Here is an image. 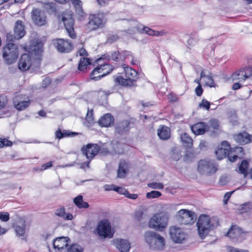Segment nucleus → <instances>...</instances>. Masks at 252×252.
Segmentation results:
<instances>
[{
    "label": "nucleus",
    "instance_id": "1",
    "mask_svg": "<svg viewBox=\"0 0 252 252\" xmlns=\"http://www.w3.org/2000/svg\"><path fill=\"white\" fill-rule=\"evenodd\" d=\"M145 240L153 250H162L165 246L164 239L158 233L149 231L145 232Z\"/></svg>",
    "mask_w": 252,
    "mask_h": 252
},
{
    "label": "nucleus",
    "instance_id": "2",
    "mask_svg": "<svg viewBox=\"0 0 252 252\" xmlns=\"http://www.w3.org/2000/svg\"><path fill=\"white\" fill-rule=\"evenodd\" d=\"M126 78L119 76L116 81L123 86L131 87L134 85L137 78V72L131 67L123 65Z\"/></svg>",
    "mask_w": 252,
    "mask_h": 252
},
{
    "label": "nucleus",
    "instance_id": "3",
    "mask_svg": "<svg viewBox=\"0 0 252 252\" xmlns=\"http://www.w3.org/2000/svg\"><path fill=\"white\" fill-rule=\"evenodd\" d=\"M196 225L198 235L201 239L204 238L214 227L210 217L205 215H201L199 217Z\"/></svg>",
    "mask_w": 252,
    "mask_h": 252
},
{
    "label": "nucleus",
    "instance_id": "4",
    "mask_svg": "<svg viewBox=\"0 0 252 252\" xmlns=\"http://www.w3.org/2000/svg\"><path fill=\"white\" fill-rule=\"evenodd\" d=\"M59 18L63 22L69 36L72 39H75L77 35L74 29V20L73 18V12L70 10H65L59 16Z\"/></svg>",
    "mask_w": 252,
    "mask_h": 252
},
{
    "label": "nucleus",
    "instance_id": "5",
    "mask_svg": "<svg viewBox=\"0 0 252 252\" xmlns=\"http://www.w3.org/2000/svg\"><path fill=\"white\" fill-rule=\"evenodd\" d=\"M17 46L13 43H7L2 49V57L8 64H11L16 62L18 57Z\"/></svg>",
    "mask_w": 252,
    "mask_h": 252
},
{
    "label": "nucleus",
    "instance_id": "6",
    "mask_svg": "<svg viewBox=\"0 0 252 252\" xmlns=\"http://www.w3.org/2000/svg\"><path fill=\"white\" fill-rule=\"evenodd\" d=\"M28 52L33 58L35 56V62L37 63L36 67H39L41 60V56L43 51V43L39 39L34 38L31 40L28 48Z\"/></svg>",
    "mask_w": 252,
    "mask_h": 252
},
{
    "label": "nucleus",
    "instance_id": "7",
    "mask_svg": "<svg viewBox=\"0 0 252 252\" xmlns=\"http://www.w3.org/2000/svg\"><path fill=\"white\" fill-rule=\"evenodd\" d=\"M168 220L166 215L157 214L150 219L149 226L156 230L163 231L167 226Z\"/></svg>",
    "mask_w": 252,
    "mask_h": 252
},
{
    "label": "nucleus",
    "instance_id": "8",
    "mask_svg": "<svg viewBox=\"0 0 252 252\" xmlns=\"http://www.w3.org/2000/svg\"><path fill=\"white\" fill-rule=\"evenodd\" d=\"M96 230L97 234L101 238H111L114 235V232L112 231L110 222L107 219L100 220L97 226Z\"/></svg>",
    "mask_w": 252,
    "mask_h": 252
},
{
    "label": "nucleus",
    "instance_id": "9",
    "mask_svg": "<svg viewBox=\"0 0 252 252\" xmlns=\"http://www.w3.org/2000/svg\"><path fill=\"white\" fill-rule=\"evenodd\" d=\"M197 170L202 175H210L214 174L217 169L212 161L200 160L198 162Z\"/></svg>",
    "mask_w": 252,
    "mask_h": 252
},
{
    "label": "nucleus",
    "instance_id": "10",
    "mask_svg": "<svg viewBox=\"0 0 252 252\" xmlns=\"http://www.w3.org/2000/svg\"><path fill=\"white\" fill-rule=\"evenodd\" d=\"M112 70L109 64L104 63L95 67L91 73L90 77L92 79L97 81L110 73Z\"/></svg>",
    "mask_w": 252,
    "mask_h": 252
},
{
    "label": "nucleus",
    "instance_id": "11",
    "mask_svg": "<svg viewBox=\"0 0 252 252\" xmlns=\"http://www.w3.org/2000/svg\"><path fill=\"white\" fill-rule=\"evenodd\" d=\"M178 221L182 224L188 225L193 223L196 218L194 213L186 209H181L177 213Z\"/></svg>",
    "mask_w": 252,
    "mask_h": 252
},
{
    "label": "nucleus",
    "instance_id": "12",
    "mask_svg": "<svg viewBox=\"0 0 252 252\" xmlns=\"http://www.w3.org/2000/svg\"><path fill=\"white\" fill-rule=\"evenodd\" d=\"M32 57L28 54H23L18 63V68L21 71H24L30 69V68L33 66L36 67L37 63L35 62V59L32 61ZM38 67H37V68Z\"/></svg>",
    "mask_w": 252,
    "mask_h": 252
},
{
    "label": "nucleus",
    "instance_id": "13",
    "mask_svg": "<svg viewBox=\"0 0 252 252\" xmlns=\"http://www.w3.org/2000/svg\"><path fill=\"white\" fill-rule=\"evenodd\" d=\"M169 234L172 240L178 244L182 243L187 237V234L182 229L176 226L170 227Z\"/></svg>",
    "mask_w": 252,
    "mask_h": 252
},
{
    "label": "nucleus",
    "instance_id": "14",
    "mask_svg": "<svg viewBox=\"0 0 252 252\" xmlns=\"http://www.w3.org/2000/svg\"><path fill=\"white\" fill-rule=\"evenodd\" d=\"M103 26V19L98 15H91L89 21L85 26V31L87 32L96 30Z\"/></svg>",
    "mask_w": 252,
    "mask_h": 252
},
{
    "label": "nucleus",
    "instance_id": "15",
    "mask_svg": "<svg viewBox=\"0 0 252 252\" xmlns=\"http://www.w3.org/2000/svg\"><path fill=\"white\" fill-rule=\"evenodd\" d=\"M54 45L57 50L62 53H69L73 49L72 43L68 39H57L54 43Z\"/></svg>",
    "mask_w": 252,
    "mask_h": 252
},
{
    "label": "nucleus",
    "instance_id": "16",
    "mask_svg": "<svg viewBox=\"0 0 252 252\" xmlns=\"http://www.w3.org/2000/svg\"><path fill=\"white\" fill-rule=\"evenodd\" d=\"M33 22L38 26H42L46 23V16L43 11L39 8H34L31 13Z\"/></svg>",
    "mask_w": 252,
    "mask_h": 252
},
{
    "label": "nucleus",
    "instance_id": "17",
    "mask_svg": "<svg viewBox=\"0 0 252 252\" xmlns=\"http://www.w3.org/2000/svg\"><path fill=\"white\" fill-rule=\"evenodd\" d=\"M81 150L87 158L91 160L100 150V147L96 144H88L86 147L84 146Z\"/></svg>",
    "mask_w": 252,
    "mask_h": 252
},
{
    "label": "nucleus",
    "instance_id": "18",
    "mask_svg": "<svg viewBox=\"0 0 252 252\" xmlns=\"http://www.w3.org/2000/svg\"><path fill=\"white\" fill-rule=\"evenodd\" d=\"M13 103L15 108L19 111H22L27 108L31 103L30 100H26V96L18 94L13 98Z\"/></svg>",
    "mask_w": 252,
    "mask_h": 252
},
{
    "label": "nucleus",
    "instance_id": "19",
    "mask_svg": "<svg viewBox=\"0 0 252 252\" xmlns=\"http://www.w3.org/2000/svg\"><path fill=\"white\" fill-rule=\"evenodd\" d=\"M69 239L66 237H60L55 239L53 242L54 249L60 252H65L68 246Z\"/></svg>",
    "mask_w": 252,
    "mask_h": 252
},
{
    "label": "nucleus",
    "instance_id": "20",
    "mask_svg": "<svg viewBox=\"0 0 252 252\" xmlns=\"http://www.w3.org/2000/svg\"><path fill=\"white\" fill-rule=\"evenodd\" d=\"M243 235L241 228L236 225L232 226L227 232L228 236L235 242H241L243 240Z\"/></svg>",
    "mask_w": 252,
    "mask_h": 252
},
{
    "label": "nucleus",
    "instance_id": "21",
    "mask_svg": "<svg viewBox=\"0 0 252 252\" xmlns=\"http://www.w3.org/2000/svg\"><path fill=\"white\" fill-rule=\"evenodd\" d=\"M130 122L128 120H123L116 123L115 126V133L120 135L126 134L129 132Z\"/></svg>",
    "mask_w": 252,
    "mask_h": 252
},
{
    "label": "nucleus",
    "instance_id": "22",
    "mask_svg": "<svg viewBox=\"0 0 252 252\" xmlns=\"http://www.w3.org/2000/svg\"><path fill=\"white\" fill-rule=\"evenodd\" d=\"M235 141L241 145H245L252 141V135L247 132H240L233 135Z\"/></svg>",
    "mask_w": 252,
    "mask_h": 252
},
{
    "label": "nucleus",
    "instance_id": "23",
    "mask_svg": "<svg viewBox=\"0 0 252 252\" xmlns=\"http://www.w3.org/2000/svg\"><path fill=\"white\" fill-rule=\"evenodd\" d=\"M130 168L129 163L124 159L120 161L119 167L117 170V177L124 178L128 173Z\"/></svg>",
    "mask_w": 252,
    "mask_h": 252
},
{
    "label": "nucleus",
    "instance_id": "24",
    "mask_svg": "<svg viewBox=\"0 0 252 252\" xmlns=\"http://www.w3.org/2000/svg\"><path fill=\"white\" fill-rule=\"evenodd\" d=\"M14 32V37L16 39H20L25 35L26 32L22 21L18 20L16 21L15 24Z\"/></svg>",
    "mask_w": 252,
    "mask_h": 252
},
{
    "label": "nucleus",
    "instance_id": "25",
    "mask_svg": "<svg viewBox=\"0 0 252 252\" xmlns=\"http://www.w3.org/2000/svg\"><path fill=\"white\" fill-rule=\"evenodd\" d=\"M116 248L121 252H129L131 248L130 243L127 240L117 239L115 240Z\"/></svg>",
    "mask_w": 252,
    "mask_h": 252
},
{
    "label": "nucleus",
    "instance_id": "26",
    "mask_svg": "<svg viewBox=\"0 0 252 252\" xmlns=\"http://www.w3.org/2000/svg\"><path fill=\"white\" fill-rule=\"evenodd\" d=\"M98 123L101 127H109L114 125V118L111 114H106L99 119Z\"/></svg>",
    "mask_w": 252,
    "mask_h": 252
},
{
    "label": "nucleus",
    "instance_id": "27",
    "mask_svg": "<svg viewBox=\"0 0 252 252\" xmlns=\"http://www.w3.org/2000/svg\"><path fill=\"white\" fill-rule=\"evenodd\" d=\"M191 129L195 135L203 134L209 131V126L205 123L200 122L192 126Z\"/></svg>",
    "mask_w": 252,
    "mask_h": 252
},
{
    "label": "nucleus",
    "instance_id": "28",
    "mask_svg": "<svg viewBox=\"0 0 252 252\" xmlns=\"http://www.w3.org/2000/svg\"><path fill=\"white\" fill-rule=\"evenodd\" d=\"M159 138L163 140H167L170 138L171 129L165 126H160L157 130Z\"/></svg>",
    "mask_w": 252,
    "mask_h": 252
},
{
    "label": "nucleus",
    "instance_id": "29",
    "mask_svg": "<svg viewBox=\"0 0 252 252\" xmlns=\"http://www.w3.org/2000/svg\"><path fill=\"white\" fill-rule=\"evenodd\" d=\"M17 236H24L25 233L26 222L21 220L13 226Z\"/></svg>",
    "mask_w": 252,
    "mask_h": 252
},
{
    "label": "nucleus",
    "instance_id": "30",
    "mask_svg": "<svg viewBox=\"0 0 252 252\" xmlns=\"http://www.w3.org/2000/svg\"><path fill=\"white\" fill-rule=\"evenodd\" d=\"M55 215L65 220H72L73 219V216L71 214L65 213L63 207L57 209L55 211Z\"/></svg>",
    "mask_w": 252,
    "mask_h": 252
},
{
    "label": "nucleus",
    "instance_id": "31",
    "mask_svg": "<svg viewBox=\"0 0 252 252\" xmlns=\"http://www.w3.org/2000/svg\"><path fill=\"white\" fill-rule=\"evenodd\" d=\"M71 2L73 4L76 12L78 13L80 17H83L84 13L82 9V2L80 0H68V2Z\"/></svg>",
    "mask_w": 252,
    "mask_h": 252
},
{
    "label": "nucleus",
    "instance_id": "32",
    "mask_svg": "<svg viewBox=\"0 0 252 252\" xmlns=\"http://www.w3.org/2000/svg\"><path fill=\"white\" fill-rule=\"evenodd\" d=\"M245 75H246V73L241 69L234 72L230 78L232 81H238L239 82H241L246 80Z\"/></svg>",
    "mask_w": 252,
    "mask_h": 252
},
{
    "label": "nucleus",
    "instance_id": "33",
    "mask_svg": "<svg viewBox=\"0 0 252 252\" xmlns=\"http://www.w3.org/2000/svg\"><path fill=\"white\" fill-rule=\"evenodd\" d=\"M43 7L49 14H55L57 13L56 5L54 2L44 3Z\"/></svg>",
    "mask_w": 252,
    "mask_h": 252
},
{
    "label": "nucleus",
    "instance_id": "34",
    "mask_svg": "<svg viewBox=\"0 0 252 252\" xmlns=\"http://www.w3.org/2000/svg\"><path fill=\"white\" fill-rule=\"evenodd\" d=\"M74 204L79 208H88L89 207V204L87 202L83 201V196L81 195H78L73 200Z\"/></svg>",
    "mask_w": 252,
    "mask_h": 252
},
{
    "label": "nucleus",
    "instance_id": "35",
    "mask_svg": "<svg viewBox=\"0 0 252 252\" xmlns=\"http://www.w3.org/2000/svg\"><path fill=\"white\" fill-rule=\"evenodd\" d=\"M181 138L184 145L188 148H190L193 144V140L187 133H184L181 135Z\"/></svg>",
    "mask_w": 252,
    "mask_h": 252
},
{
    "label": "nucleus",
    "instance_id": "36",
    "mask_svg": "<svg viewBox=\"0 0 252 252\" xmlns=\"http://www.w3.org/2000/svg\"><path fill=\"white\" fill-rule=\"evenodd\" d=\"M91 64V60L90 59L82 58L79 61L78 69L80 71H84V70L87 69V65Z\"/></svg>",
    "mask_w": 252,
    "mask_h": 252
},
{
    "label": "nucleus",
    "instance_id": "37",
    "mask_svg": "<svg viewBox=\"0 0 252 252\" xmlns=\"http://www.w3.org/2000/svg\"><path fill=\"white\" fill-rule=\"evenodd\" d=\"M210 126H209V130L212 131L214 132H217L220 129V124L218 120L215 119H212L210 120Z\"/></svg>",
    "mask_w": 252,
    "mask_h": 252
},
{
    "label": "nucleus",
    "instance_id": "38",
    "mask_svg": "<svg viewBox=\"0 0 252 252\" xmlns=\"http://www.w3.org/2000/svg\"><path fill=\"white\" fill-rule=\"evenodd\" d=\"M249 163L247 160H243L239 166V173L244 175L246 177L247 175V169L249 167Z\"/></svg>",
    "mask_w": 252,
    "mask_h": 252
},
{
    "label": "nucleus",
    "instance_id": "39",
    "mask_svg": "<svg viewBox=\"0 0 252 252\" xmlns=\"http://www.w3.org/2000/svg\"><path fill=\"white\" fill-rule=\"evenodd\" d=\"M229 152H228L227 149H222V148L219 147L217 150L216 151L215 153L218 159L220 160L224 158H225L227 155L229 154Z\"/></svg>",
    "mask_w": 252,
    "mask_h": 252
},
{
    "label": "nucleus",
    "instance_id": "40",
    "mask_svg": "<svg viewBox=\"0 0 252 252\" xmlns=\"http://www.w3.org/2000/svg\"><path fill=\"white\" fill-rule=\"evenodd\" d=\"M137 30L140 32H144L150 35H158V32H156L152 29H150L148 27H142V28L140 27H137Z\"/></svg>",
    "mask_w": 252,
    "mask_h": 252
},
{
    "label": "nucleus",
    "instance_id": "41",
    "mask_svg": "<svg viewBox=\"0 0 252 252\" xmlns=\"http://www.w3.org/2000/svg\"><path fill=\"white\" fill-rule=\"evenodd\" d=\"M83 248L78 244H73L67 247L65 252H83Z\"/></svg>",
    "mask_w": 252,
    "mask_h": 252
},
{
    "label": "nucleus",
    "instance_id": "42",
    "mask_svg": "<svg viewBox=\"0 0 252 252\" xmlns=\"http://www.w3.org/2000/svg\"><path fill=\"white\" fill-rule=\"evenodd\" d=\"M172 158L176 161H178L182 157L181 150L178 147H174L172 150Z\"/></svg>",
    "mask_w": 252,
    "mask_h": 252
},
{
    "label": "nucleus",
    "instance_id": "43",
    "mask_svg": "<svg viewBox=\"0 0 252 252\" xmlns=\"http://www.w3.org/2000/svg\"><path fill=\"white\" fill-rule=\"evenodd\" d=\"M228 119L229 120V121L233 125H237L238 124L236 111L231 110L228 112Z\"/></svg>",
    "mask_w": 252,
    "mask_h": 252
},
{
    "label": "nucleus",
    "instance_id": "44",
    "mask_svg": "<svg viewBox=\"0 0 252 252\" xmlns=\"http://www.w3.org/2000/svg\"><path fill=\"white\" fill-rule=\"evenodd\" d=\"M242 213H249L252 210V203L251 202H245L241 205Z\"/></svg>",
    "mask_w": 252,
    "mask_h": 252
},
{
    "label": "nucleus",
    "instance_id": "45",
    "mask_svg": "<svg viewBox=\"0 0 252 252\" xmlns=\"http://www.w3.org/2000/svg\"><path fill=\"white\" fill-rule=\"evenodd\" d=\"M161 195V193L160 192L156 190H153L147 193L146 197L148 199L156 198L160 197Z\"/></svg>",
    "mask_w": 252,
    "mask_h": 252
},
{
    "label": "nucleus",
    "instance_id": "46",
    "mask_svg": "<svg viewBox=\"0 0 252 252\" xmlns=\"http://www.w3.org/2000/svg\"><path fill=\"white\" fill-rule=\"evenodd\" d=\"M148 187L153 189H162L164 188V186L162 183L152 182L148 184Z\"/></svg>",
    "mask_w": 252,
    "mask_h": 252
},
{
    "label": "nucleus",
    "instance_id": "47",
    "mask_svg": "<svg viewBox=\"0 0 252 252\" xmlns=\"http://www.w3.org/2000/svg\"><path fill=\"white\" fill-rule=\"evenodd\" d=\"M132 54L131 52L127 51H124L120 53V59L122 61L126 60H129L130 57H132Z\"/></svg>",
    "mask_w": 252,
    "mask_h": 252
},
{
    "label": "nucleus",
    "instance_id": "48",
    "mask_svg": "<svg viewBox=\"0 0 252 252\" xmlns=\"http://www.w3.org/2000/svg\"><path fill=\"white\" fill-rule=\"evenodd\" d=\"M12 142L6 138H0V148L4 147L11 146Z\"/></svg>",
    "mask_w": 252,
    "mask_h": 252
},
{
    "label": "nucleus",
    "instance_id": "49",
    "mask_svg": "<svg viewBox=\"0 0 252 252\" xmlns=\"http://www.w3.org/2000/svg\"><path fill=\"white\" fill-rule=\"evenodd\" d=\"M231 151H233V153L238 156H243L244 155V151L243 148L241 147H236L231 149Z\"/></svg>",
    "mask_w": 252,
    "mask_h": 252
},
{
    "label": "nucleus",
    "instance_id": "50",
    "mask_svg": "<svg viewBox=\"0 0 252 252\" xmlns=\"http://www.w3.org/2000/svg\"><path fill=\"white\" fill-rule=\"evenodd\" d=\"M251 61L252 63V65H249V66L246 67L244 69H241L243 70V72H244L245 73H246V75H245L246 79L248 78L251 75H252V60H251Z\"/></svg>",
    "mask_w": 252,
    "mask_h": 252
},
{
    "label": "nucleus",
    "instance_id": "51",
    "mask_svg": "<svg viewBox=\"0 0 252 252\" xmlns=\"http://www.w3.org/2000/svg\"><path fill=\"white\" fill-rule=\"evenodd\" d=\"M199 107L208 110L210 108V103L207 100L203 99L199 104Z\"/></svg>",
    "mask_w": 252,
    "mask_h": 252
},
{
    "label": "nucleus",
    "instance_id": "52",
    "mask_svg": "<svg viewBox=\"0 0 252 252\" xmlns=\"http://www.w3.org/2000/svg\"><path fill=\"white\" fill-rule=\"evenodd\" d=\"M227 157L229 160L231 162L236 161L239 157L238 155L234 154L233 151H231L229 152V154L227 155Z\"/></svg>",
    "mask_w": 252,
    "mask_h": 252
},
{
    "label": "nucleus",
    "instance_id": "53",
    "mask_svg": "<svg viewBox=\"0 0 252 252\" xmlns=\"http://www.w3.org/2000/svg\"><path fill=\"white\" fill-rule=\"evenodd\" d=\"M0 220L2 221H7L9 220V214L7 212H0Z\"/></svg>",
    "mask_w": 252,
    "mask_h": 252
},
{
    "label": "nucleus",
    "instance_id": "54",
    "mask_svg": "<svg viewBox=\"0 0 252 252\" xmlns=\"http://www.w3.org/2000/svg\"><path fill=\"white\" fill-rule=\"evenodd\" d=\"M111 59L114 61L119 62L121 60L120 59V54L119 51H115L112 53Z\"/></svg>",
    "mask_w": 252,
    "mask_h": 252
},
{
    "label": "nucleus",
    "instance_id": "55",
    "mask_svg": "<svg viewBox=\"0 0 252 252\" xmlns=\"http://www.w3.org/2000/svg\"><path fill=\"white\" fill-rule=\"evenodd\" d=\"M220 147L222 148V149H227L228 152H230L232 149L229 143L226 141H222Z\"/></svg>",
    "mask_w": 252,
    "mask_h": 252
},
{
    "label": "nucleus",
    "instance_id": "56",
    "mask_svg": "<svg viewBox=\"0 0 252 252\" xmlns=\"http://www.w3.org/2000/svg\"><path fill=\"white\" fill-rule=\"evenodd\" d=\"M206 79H207V81L206 83V85L211 87H214L215 83L212 77L210 75H208L206 76Z\"/></svg>",
    "mask_w": 252,
    "mask_h": 252
},
{
    "label": "nucleus",
    "instance_id": "57",
    "mask_svg": "<svg viewBox=\"0 0 252 252\" xmlns=\"http://www.w3.org/2000/svg\"><path fill=\"white\" fill-rule=\"evenodd\" d=\"M115 191L122 194H124L125 196H126L128 192V191L124 188L117 187L116 188Z\"/></svg>",
    "mask_w": 252,
    "mask_h": 252
},
{
    "label": "nucleus",
    "instance_id": "58",
    "mask_svg": "<svg viewBox=\"0 0 252 252\" xmlns=\"http://www.w3.org/2000/svg\"><path fill=\"white\" fill-rule=\"evenodd\" d=\"M93 115L92 110L90 112H88L86 115V119L88 123H92L93 122L94 118Z\"/></svg>",
    "mask_w": 252,
    "mask_h": 252
},
{
    "label": "nucleus",
    "instance_id": "59",
    "mask_svg": "<svg viewBox=\"0 0 252 252\" xmlns=\"http://www.w3.org/2000/svg\"><path fill=\"white\" fill-rule=\"evenodd\" d=\"M228 182V178L226 176H222L219 180V184L221 186L225 185Z\"/></svg>",
    "mask_w": 252,
    "mask_h": 252
},
{
    "label": "nucleus",
    "instance_id": "60",
    "mask_svg": "<svg viewBox=\"0 0 252 252\" xmlns=\"http://www.w3.org/2000/svg\"><path fill=\"white\" fill-rule=\"evenodd\" d=\"M52 166V162L49 161L46 163H44L41 165V167L40 169H39V170L40 171H43L44 170H46L51 167Z\"/></svg>",
    "mask_w": 252,
    "mask_h": 252
},
{
    "label": "nucleus",
    "instance_id": "61",
    "mask_svg": "<svg viewBox=\"0 0 252 252\" xmlns=\"http://www.w3.org/2000/svg\"><path fill=\"white\" fill-rule=\"evenodd\" d=\"M234 191H232L231 192H228L224 194L223 199V202L224 204L227 203L228 200L229 199L231 194L233 193Z\"/></svg>",
    "mask_w": 252,
    "mask_h": 252
},
{
    "label": "nucleus",
    "instance_id": "62",
    "mask_svg": "<svg viewBox=\"0 0 252 252\" xmlns=\"http://www.w3.org/2000/svg\"><path fill=\"white\" fill-rule=\"evenodd\" d=\"M195 94L197 96H201L203 93V89L202 88L201 84L198 85L195 90Z\"/></svg>",
    "mask_w": 252,
    "mask_h": 252
},
{
    "label": "nucleus",
    "instance_id": "63",
    "mask_svg": "<svg viewBox=\"0 0 252 252\" xmlns=\"http://www.w3.org/2000/svg\"><path fill=\"white\" fill-rule=\"evenodd\" d=\"M118 39V37L116 35H111L107 38V42L109 43H112Z\"/></svg>",
    "mask_w": 252,
    "mask_h": 252
},
{
    "label": "nucleus",
    "instance_id": "64",
    "mask_svg": "<svg viewBox=\"0 0 252 252\" xmlns=\"http://www.w3.org/2000/svg\"><path fill=\"white\" fill-rule=\"evenodd\" d=\"M229 251L231 252H249L248 250H240L238 249H235L233 247H229Z\"/></svg>",
    "mask_w": 252,
    "mask_h": 252
}]
</instances>
